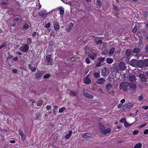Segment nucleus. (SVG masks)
<instances>
[{
  "label": "nucleus",
  "mask_w": 148,
  "mask_h": 148,
  "mask_svg": "<svg viewBox=\"0 0 148 148\" xmlns=\"http://www.w3.org/2000/svg\"><path fill=\"white\" fill-rule=\"evenodd\" d=\"M99 126L100 131L104 134H106L110 133L111 131V130L110 128H108L105 129L104 125L101 123H99Z\"/></svg>",
  "instance_id": "nucleus-1"
},
{
  "label": "nucleus",
  "mask_w": 148,
  "mask_h": 148,
  "mask_svg": "<svg viewBox=\"0 0 148 148\" xmlns=\"http://www.w3.org/2000/svg\"><path fill=\"white\" fill-rule=\"evenodd\" d=\"M129 83L127 82H123L119 86V88L120 89H122L124 92L127 91V87L129 85Z\"/></svg>",
  "instance_id": "nucleus-2"
},
{
  "label": "nucleus",
  "mask_w": 148,
  "mask_h": 148,
  "mask_svg": "<svg viewBox=\"0 0 148 148\" xmlns=\"http://www.w3.org/2000/svg\"><path fill=\"white\" fill-rule=\"evenodd\" d=\"M49 12H47L46 10H42L38 12L39 14L42 17H46L47 16V15Z\"/></svg>",
  "instance_id": "nucleus-3"
},
{
  "label": "nucleus",
  "mask_w": 148,
  "mask_h": 148,
  "mask_svg": "<svg viewBox=\"0 0 148 148\" xmlns=\"http://www.w3.org/2000/svg\"><path fill=\"white\" fill-rule=\"evenodd\" d=\"M138 60L136 59H132L131 60L130 64V65L133 67H136L137 65Z\"/></svg>",
  "instance_id": "nucleus-4"
},
{
  "label": "nucleus",
  "mask_w": 148,
  "mask_h": 148,
  "mask_svg": "<svg viewBox=\"0 0 148 148\" xmlns=\"http://www.w3.org/2000/svg\"><path fill=\"white\" fill-rule=\"evenodd\" d=\"M108 73V70L106 67L103 68L101 70V75L102 76H106Z\"/></svg>",
  "instance_id": "nucleus-5"
},
{
  "label": "nucleus",
  "mask_w": 148,
  "mask_h": 148,
  "mask_svg": "<svg viewBox=\"0 0 148 148\" xmlns=\"http://www.w3.org/2000/svg\"><path fill=\"white\" fill-rule=\"evenodd\" d=\"M89 75H87L85 79H84V83L86 84H89L91 82V81L90 79L89 78Z\"/></svg>",
  "instance_id": "nucleus-6"
},
{
  "label": "nucleus",
  "mask_w": 148,
  "mask_h": 148,
  "mask_svg": "<svg viewBox=\"0 0 148 148\" xmlns=\"http://www.w3.org/2000/svg\"><path fill=\"white\" fill-rule=\"evenodd\" d=\"M132 105V103H129L123 106L122 109L123 110L129 109L130 108Z\"/></svg>",
  "instance_id": "nucleus-7"
},
{
  "label": "nucleus",
  "mask_w": 148,
  "mask_h": 148,
  "mask_svg": "<svg viewBox=\"0 0 148 148\" xmlns=\"http://www.w3.org/2000/svg\"><path fill=\"white\" fill-rule=\"evenodd\" d=\"M105 82V79L103 78H101L98 79L97 81V83L98 84H102Z\"/></svg>",
  "instance_id": "nucleus-8"
},
{
  "label": "nucleus",
  "mask_w": 148,
  "mask_h": 148,
  "mask_svg": "<svg viewBox=\"0 0 148 148\" xmlns=\"http://www.w3.org/2000/svg\"><path fill=\"white\" fill-rule=\"evenodd\" d=\"M139 77L141 81L143 82H145L147 81V79L145 76L143 74H140Z\"/></svg>",
  "instance_id": "nucleus-9"
},
{
  "label": "nucleus",
  "mask_w": 148,
  "mask_h": 148,
  "mask_svg": "<svg viewBox=\"0 0 148 148\" xmlns=\"http://www.w3.org/2000/svg\"><path fill=\"white\" fill-rule=\"evenodd\" d=\"M137 65L138 67L141 68L144 65L143 61L142 60H138Z\"/></svg>",
  "instance_id": "nucleus-10"
},
{
  "label": "nucleus",
  "mask_w": 148,
  "mask_h": 148,
  "mask_svg": "<svg viewBox=\"0 0 148 148\" xmlns=\"http://www.w3.org/2000/svg\"><path fill=\"white\" fill-rule=\"evenodd\" d=\"M82 136L84 138H90L92 136L90 134L88 133L83 134Z\"/></svg>",
  "instance_id": "nucleus-11"
},
{
  "label": "nucleus",
  "mask_w": 148,
  "mask_h": 148,
  "mask_svg": "<svg viewBox=\"0 0 148 148\" xmlns=\"http://www.w3.org/2000/svg\"><path fill=\"white\" fill-rule=\"evenodd\" d=\"M119 66L120 69L122 70H124L125 69V64L123 62H120L119 65Z\"/></svg>",
  "instance_id": "nucleus-12"
},
{
  "label": "nucleus",
  "mask_w": 148,
  "mask_h": 148,
  "mask_svg": "<svg viewBox=\"0 0 148 148\" xmlns=\"http://www.w3.org/2000/svg\"><path fill=\"white\" fill-rule=\"evenodd\" d=\"M54 27L55 30L57 31L59 28L60 27L58 23L56 21L54 22Z\"/></svg>",
  "instance_id": "nucleus-13"
},
{
  "label": "nucleus",
  "mask_w": 148,
  "mask_h": 148,
  "mask_svg": "<svg viewBox=\"0 0 148 148\" xmlns=\"http://www.w3.org/2000/svg\"><path fill=\"white\" fill-rule=\"evenodd\" d=\"M46 59L48 62V64H51L52 63V60L51 58V56L50 55H48L46 56Z\"/></svg>",
  "instance_id": "nucleus-14"
},
{
  "label": "nucleus",
  "mask_w": 148,
  "mask_h": 148,
  "mask_svg": "<svg viewBox=\"0 0 148 148\" xmlns=\"http://www.w3.org/2000/svg\"><path fill=\"white\" fill-rule=\"evenodd\" d=\"M73 27V24L72 23H70L67 27L66 31L67 32L70 31Z\"/></svg>",
  "instance_id": "nucleus-15"
},
{
  "label": "nucleus",
  "mask_w": 148,
  "mask_h": 148,
  "mask_svg": "<svg viewBox=\"0 0 148 148\" xmlns=\"http://www.w3.org/2000/svg\"><path fill=\"white\" fill-rule=\"evenodd\" d=\"M29 48V46L26 45H25L23 48V49L21 50L22 51L26 52L28 51Z\"/></svg>",
  "instance_id": "nucleus-16"
},
{
  "label": "nucleus",
  "mask_w": 148,
  "mask_h": 148,
  "mask_svg": "<svg viewBox=\"0 0 148 148\" xmlns=\"http://www.w3.org/2000/svg\"><path fill=\"white\" fill-rule=\"evenodd\" d=\"M72 132H73L71 130L69 131V132L68 134H66V136L65 137V139H67L69 138L72 134Z\"/></svg>",
  "instance_id": "nucleus-17"
},
{
  "label": "nucleus",
  "mask_w": 148,
  "mask_h": 148,
  "mask_svg": "<svg viewBox=\"0 0 148 148\" xmlns=\"http://www.w3.org/2000/svg\"><path fill=\"white\" fill-rule=\"evenodd\" d=\"M97 54L96 53H93L92 54H90L89 55V57L92 60H94L96 58Z\"/></svg>",
  "instance_id": "nucleus-18"
},
{
  "label": "nucleus",
  "mask_w": 148,
  "mask_h": 148,
  "mask_svg": "<svg viewBox=\"0 0 148 148\" xmlns=\"http://www.w3.org/2000/svg\"><path fill=\"white\" fill-rule=\"evenodd\" d=\"M84 95L85 97H87L88 98L92 99L93 98V96L90 95L88 93H84Z\"/></svg>",
  "instance_id": "nucleus-19"
},
{
  "label": "nucleus",
  "mask_w": 148,
  "mask_h": 148,
  "mask_svg": "<svg viewBox=\"0 0 148 148\" xmlns=\"http://www.w3.org/2000/svg\"><path fill=\"white\" fill-rule=\"evenodd\" d=\"M106 89L107 91H108L110 89L112 88V86L111 84H107L106 86Z\"/></svg>",
  "instance_id": "nucleus-20"
},
{
  "label": "nucleus",
  "mask_w": 148,
  "mask_h": 148,
  "mask_svg": "<svg viewBox=\"0 0 148 148\" xmlns=\"http://www.w3.org/2000/svg\"><path fill=\"white\" fill-rule=\"evenodd\" d=\"M129 79L131 82H133L136 80V77L134 75H131L130 76Z\"/></svg>",
  "instance_id": "nucleus-21"
},
{
  "label": "nucleus",
  "mask_w": 148,
  "mask_h": 148,
  "mask_svg": "<svg viewBox=\"0 0 148 148\" xmlns=\"http://www.w3.org/2000/svg\"><path fill=\"white\" fill-rule=\"evenodd\" d=\"M129 87L131 88L135 89L136 88L135 84L133 83H131L129 84Z\"/></svg>",
  "instance_id": "nucleus-22"
},
{
  "label": "nucleus",
  "mask_w": 148,
  "mask_h": 148,
  "mask_svg": "<svg viewBox=\"0 0 148 148\" xmlns=\"http://www.w3.org/2000/svg\"><path fill=\"white\" fill-rule=\"evenodd\" d=\"M132 53V51L130 49H127L125 52V54L127 56H130Z\"/></svg>",
  "instance_id": "nucleus-23"
},
{
  "label": "nucleus",
  "mask_w": 148,
  "mask_h": 148,
  "mask_svg": "<svg viewBox=\"0 0 148 148\" xmlns=\"http://www.w3.org/2000/svg\"><path fill=\"white\" fill-rule=\"evenodd\" d=\"M28 66L32 71L34 72L36 71V68L32 66L31 64H29Z\"/></svg>",
  "instance_id": "nucleus-24"
},
{
  "label": "nucleus",
  "mask_w": 148,
  "mask_h": 148,
  "mask_svg": "<svg viewBox=\"0 0 148 148\" xmlns=\"http://www.w3.org/2000/svg\"><path fill=\"white\" fill-rule=\"evenodd\" d=\"M142 147V144L139 143L135 145L133 148H140Z\"/></svg>",
  "instance_id": "nucleus-25"
},
{
  "label": "nucleus",
  "mask_w": 148,
  "mask_h": 148,
  "mask_svg": "<svg viewBox=\"0 0 148 148\" xmlns=\"http://www.w3.org/2000/svg\"><path fill=\"white\" fill-rule=\"evenodd\" d=\"M115 50V49L114 48H112L109 51V55H111L113 54Z\"/></svg>",
  "instance_id": "nucleus-26"
},
{
  "label": "nucleus",
  "mask_w": 148,
  "mask_h": 148,
  "mask_svg": "<svg viewBox=\"0 0 148 148\" xmlns=\"http://www.w3.org/2000/svg\"><path fill=\"white\" fill-rule=\"evenodd\" d=\"M99 72H94L93 74L94 76L96 78H98L100 76Z\"/></svg>",
  "instance_id": "nucleus-27"
},
{
  "label": "nucleus",
  "mask_w": 148,
  "mask_h": 148,
  "mask_svg": "<svg viewBox=\"0 0 148 148\" xmlns=\"http://www.w3.org/2000/svg\"><path fill=\"white\" fill-rule=\"evenodd\" d=\"M106 62L108 64H111L113 62V60L111 58H109L107 59Z\"/></svg>",
  "instance_id": "nucleus-28"
},
{
  "label": "nucleus",
  "mask_w": 148,
  "mask_h": 148,
  "mask_svg": "<svg viewBox=\"0 0 148 148\" xmlns=\"http://www.w3.org/2000/svg\"><path fill=\"white\" fill-rule=\"evenodd\" d=\"M60 14L61 15H63L64 13V9L63 8H61L59 10Z\"/></svg>",
  "instance_id": "nucleus-29"
},
{
  "label": "nucleus",
  "mask_w": 148,
  "mask_h": 148,
  "mask_svg": "<svg viewBox=\"0 0 148 148\" xmlns=\"http://www.w3.org/2000/svg\"><path fill=\"white\" fill-rule=\"evenodd\" d=\"M144 65L146 67L148 66V60L146 59L145 60L144 62Z\"/></svg>",
  "instance_id": "nucleus-30"
},
{
  "label": "nucleus",
  "mask_w": 148,
  "mask_h": 148,
  "mask_svg": "<svg viewBox=\"0 0 148 148\" xmlns=\"http://www.w3.org/2000/svg\"><path fill=\"white\" fill-rule=\"evenodd\" d=\"M66 108L65 107H62L60 108L59 110V112L60 113L62 112L64 110H66Z\"/></svg>",
  "instance_id": "nucleus-31"
},
{
  "label": "nucleus",
  "mask_w": 148,
  "mask_h": 148,
  "mask_svg": "<svg viewBox=\"0 0 148 148\" xmlns=\"http://www.w3.org/2000/svg\"><path fill=\"white\" fill-rule=\"evenodd\" d=\"M43 103V102L42 100H40L38 101L37 103V105L38 106H41L42 103Z\"/></svg>",
  "instance_id": "nucleus-32"
},
{
  "label": "nucleus",
  "mask_w": 148,
  "mask_h": 148,
  "mask_svg": "<svg viewBox=\"0 0 148 148\" xmlns=\"http://www.w3.org/2000/svg\"><path fill=\"white\" fill-rule=\"evenodd\" d=\"M140 51L139 49L136 48L133 51V52L134 53H137L139 52Z\"/></svg>",
  "instance_id": "nucleus-33"
},
{
  "label": "nucleus",
  "mask_w": 148,
  "mask_h": 148,
  "mask_svg": "<svg viewBox=\"0 0 148 148\" xmlns=\"http://www.w3.org/2000/svg\"><path fill=\"white\" fill-rule=\"evenodd\" d=\"M70 95L71 96H76L77 93L74 91H71V92Z\"/></svg>",
  "instance_id": "nucleus-34"
},
{
  "label": "nucleus",
  "mask_w": 148,
  "mask_h": 148,
  "mask_svg": "<svg viewBox=\"0 0 148 148\" xmlns=\"http://www.w3.org/2000/svg\"><path fill=\"white\" fill-rule=\"evenodd\" d=\"M131 125V124L128 123L127 122H126L124 123V125L126 127H130Z\"/></svg>",
  "instance_id": "nucleus-35"
},
{
  "label": "nucleus",
  "mask_w": 148,
  "mask_h": 148,
  "mask_svg": "<svg viewBox=\"0 0 148 148\" xmlns=\"http://www.w3.org/2000/svg\"><path fill=\"white\" fill-rule=\"evenodd\" d=\"M41 8V5L39 3H37L36 4V8L37 9H39L40 8Z\"/></svg>",
  "instance_id": "nucleus-36"
},
{
  "label": "nucleus",
  "mask_w": 148,
  "mask_h": 148,
  "mask_svg": "<svg viewBox=\"0 0 148 148\" xmlns=\"http://www.w3.org/2000/svg\"><path fill=\"white\" fill-rule=\"evenodd\" d=\"M97 4L99 6H100L101 4V1L99 0H97Z\"/></svg>",
  "instance_id": "nucleus-37"
},
{
  "label": "nucleus",
  "mask_w": 148,
  "mask_h": 148,
  "mask_svg": "<svg viewBox=\"0 0 148 148\" xmlns=\"http://www.w3.org/2000/svg\"><path fill=\"white\" fill-rule=\"evenodd\" d=\"M98 60L99 62H102L104 60L105 58H99L98 59Z\"/></svg>",
  "instance_id": "nucleus-38"
},
{
  "label": "nucleus",
  "mask_w": 148,
  "mask_h": 148,
  "mask_svg": "<svg viewBox=\"0 0 148 148\" xmlns=\"http://www.w3.org/2000/svg\"><path fill=\"white\" fill-rule=\"evenodd\" d=\"M27 42L28 44L31 43L32 42V39L29 38H27Z\"/></svg>",
  "instance_id": "nucleus-39"
},
{
  "label": "nucleus",
  "mask_w": 148,
  "mask_h": 148,
  "mask_svg": "<svg viewBox=\"0 0 148 148\" xmlns=\"http://www.w3.org/2000/svg\"><path fill=\"white\" fill-rule=\"evenodd\" d=\"M29 27V25L27 24L24 25L23 26V28L24 29H27Z\"/></svg>",
  "instance_id": "nucleus-40"
},
{
  "label": "nucleus",
  "mask_w": 148,
  "mask_h": 148,
  "mask_svg": "<svg viewBox=\"0 0 148 148\" xmlns=\"http://www.w3.org/2000/svg\"><path fill=\"white\" fill-rule=\"evenodd\" d=\"M6 43H4L2 44L1 45H0V49L2 48L3 47H5L6 46Z\"/></svg>",
  "instance_id": "nucleus-41"
},
{
  "label": "nucleus",
  "mask_w": 148,
  "mask_h": 148,
  "mask_svg": "<svg viewBox=\"0 0 148 148\" xmlns=\"http://www.w3.org/2000/svg\"><path fill=\"white\" fill-rule=\"evenodd\" d=\"M42 75V74L40 72H38L36 74V77H40Z\"/></svg>",
  "instance_id": "nucleus-42"
},
{
  "label": "nucleus",
  "mask_w": 148,
  "mask_h": 148,
  "mask_svg": "<svg viewBox=\"0 0 148 148\" xmlns=\"http://www.w3.org/2000/svg\"><path fill=\"white\" fill-rule=\"evenodd\" d=\"M50 26L51 24L50 23H48L45 25V27L46 28H49L50 27Z\"/></svg>",
  "instance_id": "nucleus-43"
},
{
  "label": "nucleus",
  "mask_w": 148,
  "mask_h": 148,
  "mask_svg": "<svg viewBox=\"0 0 148 148\" xmlns=\"http://www.w3.org/2000/svg\"><path fill=\"white\" fill-rule=\"evenodd\" d=\"M107 53V50H104L102 53V55H106Z\"/></svg>",
  "instance_id": "nucleus-44"
},
{
  "label": "nucleus",
  "mask_w": 148,
  "mask_h": 148,
  "mask_svg": "<svg viewBox=\"0 0 148 148\" xmlns=\"http://www.w3.org/2000/svg\"><path fill=\"white\" fill-rule=\"evenodd\" d=\"M120 121L122 123H124L126 122V119L125 118L122 119L120 120Z\"/></svg>",
  "instance_id": "nucleus-45"
},
{
  "label": "nucleus",
  "mask_w": 148,
  "mask_h": 148,
  "mask_svg": "<svg viewBox=\"0 0 148 148\" xmlns=\"http://www.w3.org/2000/svg\"><path fill=\"white\" fill-rule=\"evenodd\" d=\"M139 38H140V40H139V44L140 45L142 43L143 38L141 36H140V38L139 37Z\"/></svg>",
  "instance_id": "nucleus-46"
},
{
  "label": "nucleus",
  "mask_w": 148,
  "mask_h": 148,
  "mask_svg": "<svg viewBox=\"0 0 148 148\" xmlns=\"http://www.w3.org/2000/svg\"><path fill=\"white\" fill-rule=\"evenodd\" d=\"M86 61L87 64H89L90 62V60L88 58H86Z\"/></svg>",
  "instance_id": "nucleus-47"
},
{
  "label": "nucleus",
  "mask_w": 148,
  "mask_h": 148,
  "mask_svg": "<svg viewBox=\"0 0 148 148\" xmlns=\"http://www.w3.org/2000/svg\"><path fill=\"white\" fill-rule=\"evenodd\" d=\"M50 76V75L48 74H46V75H44V77L45 78H48V77H49Z\"/></svg>",
  "instance_id": "nucleus-48"
},
{
  "label": "nucleus",
  "mask_w": 148,
  "mask_h": 148,
  "mask_svg": "<svg viewBox=\"0 0 148 148\" xmlns=\"http://www.w3.org/2000/svg\"><path fill=\"white\" fill-rule=\"evenodd\" d=\"M114 11L115 12H116L117 13V12H118L119 10L118 9H117V8L116 7L114 6Z\"/></svg>",
  "instance_id": "nucleus-49"
},
{
  "label": "nucleus",
  "mask_w": 148,
  "mask_h": 148,
  "mask_svg": "<svg viewBox=\"0 0 148 148\" xmlns=\"http://www.w3.org/2000/svg\"><path fill=\"white\" fill-rule=\"evenodd\" d=\"M21 136V140L22 141H23L25 139V136L24 134L23 135Z\"/></svg>",
  "instance_id": "nucleus-50"
},
{
  "label": "nucleus",
  "mask_w": 148,
  "mask_h": 148,
  "mask_svg": "<svg viewBox=\"0 0 148 148\" xmlns=\"http://www.w3.org/2000/svg\"><path fill=\"white\" fill-rule=\"evenodd\" d=\"M143 98V96L142 95H141L138 97L139 100L140 101H142Z\"/></svg>",
  "instance_id": "nucleus-51"
},
{
  "label": "nucleus",
  "mask_w": 148,
  "mask_h": 148,
  "mask_svg": "<svg viewBox=\"0 0 148 148\" xmlns=\"http://www.w3.org/2000/svg\"><path fill=\"white\" fill-rule=\"evenodd\" d=\"M19 134L21 136L23 135L24 134L23 133V132L21 130H19Z\"/></svg>",
  "instance_id": "nucleus-52"
},
{
  "label": "nucleus",
  "mask_w": 148,
  "mask_h": 148,
  "mask_svg": "<svg viewBox=\"0 0 148 148\" xmlns=\"http://www.w3.org/2000/svg\"><path fill=\"white\" fill-rule=\"evenodd\" d=\"M46 108L48 110L51 108V107L50 105H47L46 106Z\"/></svg>",
  "instance_id": "nucleus-53"
},
{
  "label": "nucleus",
  "mask_w": 148,
  "mask_h": 148,
  "mask_svg": "<svg viewBox=\"0 0 148 148\" xmlns=\"http://www.w3.org/2000/svg\"><path fill=\"white\" fill-rule=\"evenodd\" d=\"M97 45L99 44L102 43V41L101 40H99L97 42Z\"/></svg>",
  "instance_id": "nucleus-54"
},
{
  "label": "nucleus",
  "mask_w": 148,
  "mask_h": 148,
  "mask_svg": "<svg viewBox=\"0 0 148 148\" xmlns=\"http://www.w3.org/2000/svg\"><path fill=\"white\" fill-rule=\"evenodd\" d=\"M101 64L100 62H98L96 64V66L97 67H99L101 65Z\"/></svg>",
  "instance_id": "nucleus-55"
},
{
  "label": "nucleus",
  "mask_w": 148,
  "mask_h": 148,
  "mask_svg": "<svg viewBox=\"0 0 148 148\" xmlns=\"http://www.w3.org/2000/svg\"><path fill=\"white\" fill-rule=\"evenodd\" d=\"M137 30L136 27H134L132 29V32L133 33H135Z\"/></svg>",
  "instance_id": "nucleus-56"
},
{
  "label": "nucleus",
  "mask_w": 148,
  "mask_h": 148,
  "mask_svg": "<svg viewBox=\"0 0 148 148\" xmlns=\"http://www.w3.org/2000/svg\"><path fill=\"white\" fill-rule=\"evenodd\" d=\"M138 133V131L137 130L134 131L133 132L134 135H136Z\"/></svg>",
  "instance_id": "nucleus-57"
},
{
  "label": "nucleus",
  "mask_w": 148,
  "mask_h": 148,
  "mask_svg": "<svg viewBox=\"0 0 148 148\" xmlns=\"http://www.w3.org/2000/svg\"><path fill=\"white\" fill-rule=\"evenodd\" d=\"M36 35V33L35 32H34L32 34V36L33 37L35 36Z\"/></svg>",
  "instance_id": "nucleus-58"
},
{
  "label": "nucleus",
  "mask_w": 148,
  "mask_h": 148,
  "mask_svg": "<svg viewBox=\"0 0 148 148\" xmlns=\"http://www.w3.org/2000/svg\"><path fill=\"white\" fill-rule=\"evenodd\" d=\"M142 108L146 110L148 108V106H143L142 107Z\"/></svg>",
  "instance_id": "nucleus-59"
},
{
  "label": "nucleus",
  "mask_w": 148,
  "mask_h": 148,
  "mask_svg": "<svg viewBox=\"0 0 148 148\" xmlns=\"http://www.w3.org/2000/svg\"><path fill=\"white\" fill-rule=\"evenodd\" d=\"M148 133V130H147V129L145 130L144 132V134H147Z\"/></svg>",
  "instance_id": "nucleus-60"
},
{
  "label": "nucleus",
  "mask_w": 148,
  "mask_h": 148,
  "mask_svg": "<svg viewBox=\"0 0 148 148\" xmlns=\"http://www.w3.org/2000/svg\"><path fill=\"white\" fill-rule=\"evenodd\" d=\"M122 104L121 103H119V104L118 106V108L119 109L121 108L122 106Z\"/></svg>",
  "instance_id": "nucleus-61"
},
{
  "label": "nucleus",
  "mask_w": 148,
  "mask_h": 148,
  "mask_svg": "<svg viewBox=\"0 0 148 148\" xmlns=\"http://www.w3.org/2000/svg\"><path fill=\"white\" fill-rule=\"evenodd\" d=\"M125 101V99H121V103H124Z\"/></svg>",
  "instance_id": "nucleus-62"
},
{
  "label": "nucleus",
  "mask_w": 148,
  "mask_h": 148,
  "mask_svg": "<svg viewBox=\"0 0 148 148\" xmlns=\"http://www.w3.org/2000/svg\"><path fill=\"white\" fill-rule=\"evenodd\" d=\"M12 71L14 73H16L17 72V70L16 69H13L12 70Z\"/></svg>",
  "instance_id": "nucleus-63"
},
{
  "label": "nucleus",
  "mask_w": 148,
  "mask_h": 148,
  "mask_svg": "<svg viewBox=\"0 0 148 148\" xmlns=\"http://www.w3.org/2000/svg\"><path fill=\"white\" fill-rule=\"evenodd\" d=\"M146 124V123H144L143 124H142V125H140V128H142V127H144V126H145V125Z\"/></svg>",
  "instance_id": "nucleus-64"
}]
</instances>
